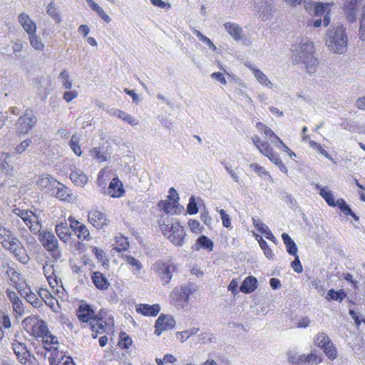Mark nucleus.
<instances>
[{"label": "nucleus", "mask_w": 365, "mask_h": 365, "mask_svg": "<svg viewBox=\"0 0 365 365\" xmlns=\"http://www.w3.org/2000/svg\"><path fill=\"white\" fill-rule=\"evenodd\" d=\"M336 206H338L340 209V210L345 214L346 215H348L349 214L351 213V210L349 207V206L346 203L344 199L340 198L338 199L336 202Z\"/></svg>", "instance_id": "obj_54"}, {"label": "nucleus", "mask_w": 365, "mask_h": 365, "mask_svg": "<svg viewBox=\"0 0 365 365\" xmlns=\"http://www.w3.org/2000/svg\"><path fill=\"white\" fill-rule=\"evenodd\" d=\"M256 127L257 130L263 133L264 136L267 138H274V139H278V136L275 135V133L269 128H268L264 123H257L256 125Z\"/></svg>", "instance_id": "obj_39"}, {"label": "nucleus", "mask_w": 365, "mask_h": 365, "mask_svg": "<svg viewBox=\"0 0 365 365\" xmlns=\"http://www.w3.org/2000/svg\"><path fill=\"white\" fill-rule=\"evenodd\" d=\"M174 201L170 200H160L158 202V207L163 210L165 213H175L176 212L177 205Z\"/></svg>", "instance_id": "obj_35"}, {"label": "nucleus", "mask_w": 365, "mask_h": 365, "mask_svg": "<svg viewBox=\"0 0 365 365\" xmlns=\"http://www.w3.org/2000/svg\"><path fill=\"white\" fill-rule=\"evenodd\" d=\"M122 258L125 259L128 264L134 267L137 271H140L143 267L141 262L130 255H122Z\"/></svg>", "instance_id": "obj_43"}, {"label": "nucleus", "mask_w": 365, "mask_h": 365, "mask_svg": "<svg viewBox=\"0 0 365 365\" xmlns=\"http://www.w3.org/2000/svg\"><path fill=\"white\" fill-rule=\"evenodd\" d=\"M70 179L76 186L80 187H83L88 182L87 175L79 168L72 170Z\"/></svg>", "instance_id": "obj_18"}, {"label": "nucleus", "mask_w": 365, "mask_h": 365, "mask_svg": "<svg viewBox=\"0 0 365 365\" xmlns=\"http://www.w3.org/2000/svg\"><path fill=\"white\" fill-rule=\"evenodd\" d=\"M0 169L6 175H12L14 172V168L10 165L6 160L0 161Z\"/></svg>", "instance_id": "obj_52"}, {"label": "nucleus", "mask_w": 365, "mask_h": 365, "mask_svg": "<svg viewBox=\"0 0 365 365\" xmlns=\"http://www.w3.org/2000/svg\"><path fill=\"white\" fill-rule=\"evenodd\" d=\"M29 39L31 46L36 50L43 51L44 44L42 43L41 38L36 35V33H33L29 35Z\"/></svg>", "instance_id": "obj_38"}, {"label": "nucleus", "mask_w": 365, "mask_h": 365, "mask_svg": "<svg viewBox=\"0 0 365 365\" xmlns=\"http://www.w3.org/2000/svg\"><path fill=\"white\" fill-rule=\"evenodd\" d=\"M108 194L112 197H120L124 194L122 182L118 178H114L108 187Z\"/></svg>", "instance_id": "obj_19"}, {"label": "nucleus", "mask_w": 365, "mask_h": 365, "mask_svg": "<svg viewBox=\"0 0 365 365\" xmlns=\"http://www.w3.org/2000/svg\"><path fill=\"white\" fill-rule=\"evenodd\" d=\"M292 53L294 63H303L309 73L316 71L318 61L314 56L315 48L313 42L307 38L302 39L299 44L294 46Z\"/></svg>", "instance_id": "obj_1"}, {"label": "nucleus", "mask_w": 365, "mask_h": 365, "mask_svg": "<svg viewBox=\"0 0 365 365\" xmlns=\"http://www.w3.org/2000/svg\"><path fill=\"white\" fill-rule=\"evenodd\" d=\"M31 143L32 140L30 138L24 140L15 147L13 155H22Z\"/></svg>", "instance_id": "obj_40"}, {"label": "nucleus", "mask_w": 365, "mask_h": 365, "mask_svg": "<svg viewBox=\"0 0 365 365\" xmlns=\"http://www.w3.org/2000/svg\"><path fill=\"white\" fill-rule=\"evenodd\" d=\"M131 338L125 332H121L120 335L118 345L123 349H128L131 345Z\"/></svg>", "instance_id": "obj_46"}, {"label": "nucleus", "mask_w": 365, "mask_h": 365, "mask_svg": "<svg viewBox=\"0 0 365 365\" xmlns=\"http://www.w3.org/2000/svg\"><path fill=\"white\" fill-rule=\"evenodd\" d=\"M153 269L160 277L163 284H168L172 279L173 273L175 270V266L170 261L158 260L153 264Z\"/></svg>", "instance_id": "obj_5"}, {"label": "nucleus", "mask_w": 365, "mask_h": 365, "mask_svg": "<svg viewBox=\"0 0 365 365\" xmlns=\"http://www.w3.org/2000/svg\"><path fill=\"white\" fill-rule=\"evenodd\" d=\"M160 230L164 235H167L170 232L171 224L168 217L166 219L161 218L159 222Z\"/></svg>", "instance_id": "obj_48"}, {"label": "nucleus", "mask_w": 365, "mask_h": 365, "mask_svg": "<svg viewBox=\"0 0 365 365\" xmlns=\"http://www.w3.org/2000/svg\"><path fill=\"white\" fill-rule=\"evenodd\" d=\"M282 238L284 245H286L287 252L291 255H296L298 249L295 242L292 240L289 235L287 233H283L282 235Z\"/></svg>", "instance_id": "obj_31"}, {"label": "nucleus", "mask_w": 365, "mask_h": 365, "mask_svg": "<svg viewBox=\"0 0 365 365\" xmlns=\"http://www.w3.org/2000/svg\"><path fill=\"white\" fill-rule=\"evenodd\" d=\"M15 337L16 339L11 342V348L19 362L26 364L31 357L30 351L25 343L19 341L16 339V335H15Z\"/></svg>", "instance_id": "obj_7"}, {"label": "nucleus", "mask_w": 365, "mask_h": 365, "mask_svg": "<svg viewBox=\"0 0 365 365\" xmlns=\"http://www.w3.org/2000/svg\"><path fill=\"white\" fill-rule=\"evenodd\" d=\"M287 359L292 364H299L302 363V355L297 356V354L294 352H289L288 354Z\"/></svg>", "instance_id": "obj_64"}, {"label": "nucleus", "mask_w": 365, "mask_h": 365, "mask_svg": "<svg viewBox=\"0 0 365 365\" xmlns=\"http://www.w3.org/2000/svg\"><path fill=\"white\" fill-rule=\"evenodd\" d=\"M56 232L58 237L64 242H67L71 238L70 227L67 222H61L56 225Z\"/></svg>", "instance_id": "obj_27"}, {"label": "nucleus", "mask_w": 365, "mask_h": 365, "mask_svg": "<svg viewBox=\"0 0 365 365\" xmlns=\"http://www.w3.org/2000/svg\"><path fill=\"white\" fill-rule=\"evenodd\" d=\"M259 150L263 155L266 157H268L274 153V150L270 146V144L267 141H264V144L261 145V148L259 149Z\"/></svg>", "instance_id": "obj_59"}, {"label": "nucleus", "mask_w": 365, "mask_h": 365, "mask_svg": "<svg viewBox=\"0 0 365 365\" xmlns=\"http://www.w3.org/2000/svg\"><path fill=\"white\" fill-rule=\"evenodd\" d=\"M52 194H54L61 200L70 201L72 200L71 190L58 181V184L53 187Z\"/></svg>", "instance_id": "obj_17"}, {"label": "nucleus", "mask_w": 365, "mask_h": 365, "mask_svg": "<svg viewBox=\"0 0 365 365\" xmlns=\"http://www.w3.org/2000/svg\"><path fill=\"white\" fill-rule=\"evenodd\" d=\"M329 8L328 4L316 3L312 7L307 8L310 14H313L316 16H322L324 15L323 19V24L327 26L330 23V18L328 16L327 9Z\"/></svg>", "instance_id": "obj_12"}, {"label": "nucleus", "mask_w": 365, "mask_h": 365, "mask_svg": "<svg viewBox=\"0 0 365 365\" xmlns=\"http://www.w3.org/2000/svg\"><path fill=\"white\" fill-rule=\"evenodd\" d=\"M19 22L28 35L36 33V25L26 13H21L18 17Z\"/></svg>", "instance_id": "obj_16"}, {"label": "nucleus", "mask_w": 365, "mask_h": 365, "mask_svg": "<svg viewBox=\"0 0 365 365\" xmlns=\"http://www.w3.org/2000/svg\"><path fill=\"white\" fill-rule=\"evenodd\" d=\"M316 188L319 190V195L324 198V200L329 206H336V201H335L334 196L328 187H322L319 185H316Z\"/></svg>", "instance_id": "obj_28"}, {"label": "nucleus", "mask_w": 365, "mask_h": 365, "mask_svg": "<svg viewBox=\"0 0 365 365\" xmlns=\"http://www.w3.org/2000/svg\"><path fill=\"white\" fill-rule=\"evenodd\" d=\"M26 300L32 304L34 307H38L41 304V301L37 297V296L32 293L31 292L29 294H26L25 295Z\"/></svg>", "instance_id": "obj_51"}, {"label": "nucleus", "mask_w": 365, "mask_h": 365, "mask_svg": "<svg viewBox=\"0 0 365 365\" xmlns=\"http://www.w3.org/2000/svg\"><path fill=\"white\" fill-rule=\"evenodd\" d=\"M309 145L313 149L316 150L318 153L323 155L325 158H328L329 160H333V158H331V156L327 153V150H325L322 147V145L319 143L314 142L313 140H310Z\"/></svg>", "instance_id": "obj_47"}, {"label": "nucleus", "mask_w": 365, "mask_h": 365, "mask_svg": "<svg viewBox=\"0 0 365 365\" xmlns=\"http://www.w3.org/2000/svg\"><path fill=\"white\" fill-rule=\"evenodd\" d=\"M14 212L15 215L21 217V219L25 222L26 225H29V223H31V220L32 217L36 218V215L31 211L16 208L14 210Z\"/></svg>", "instance_id": "obj_32"}, {"label": "nucleus", "mask_w": 365, "mask_h": 365, "mask_svg": "<svg viewBox=\"0 0 365 365\" xmlns=\"http://www.w3.org/2000/svg\"><path fill=\"white\" fill-rule=\"evenodd\" d=\"M88 219L91 224L97 229L103 228L108 224L106 215L101 211L93 209L88 212Z\"/></svg>", "instance_id": "obj_11"}, {"label": "nucleus", "mask_w": 365, "mask_h": 365, "mask_svg": "<svg viewBox=\"0 0 365 365\" xmlns=\"http://www.w3.org/2000/svg\"><path fill=\"white\" fill-rule=\"evenodd\" d=\"M187 211L190 215H195L198 212V207L194 196H191L187 206Z\"/></svg>", "instance_id": "obj_55"}, {"label": "nucleus", "mask_w": 365, "mask_h": 365, "mask_svg": "<svg viewBox=\"0 0 365 365\" xmlns=\"http://www.w3.org/2000/svg\"><path fill=\"white\" fill-rule=\"evenodd\" d=\"M250 68L252 70L253 75L261 85L267 86L269 88H272L273 83L268 79L267 76L262 71L251 66Z\"/></svg>", "instance_id": "obj_30"}, {"label": "nucleus", "mask_w": 365, "mask_h": 365, "mask_svg": "<svg viewBox=\"0 0 365 365\" xmlns=\"http://www.w3.org/2000/svg\"><path fill=\"white\" fill-rule=\"evenodd\" d=\"M59 78L61 79L62 85L66 89H71L72 88V81L69 79V74L66 70H63L59 75Z\"/></svg>", "instance_id": "obj_45"}, {"label": "nucleus", "mask_w": 365, "mask_h": 365, "mask_svg": "<svg viewBox=\"0 0 365 365\" xmlns=\"http://www.w3.org/2000/svg\"><path fill=\"white\" fill-rule=\"evenodd\" d=\"M69 145L75 154H76L78 156L81 155L82 153H81V147L79 145L78 137H77L75 135H72L70 143H69Z\"/></svg>", "instance_id": "obj_44"}, {"label": "nucleus", "mask_w": 365, "mask_h": 365, "mask_svg": "<svg viewBox=\"0 0 365 365\" xmlns=\"http://www.w3.org/2000/svg\"><path fill=\"white\" fill-rule=\"evenodd\" d=\"M113 115L122 119L123 120L127 122L128 124L131 125H136L138 124V120L136 118H133L130 115L128 114L127 113L121 110L115 109L113 111Z\"/></svg>", "instance_id": "obj_33"}, {"label": "nucleus", "mask_w": 365, "mask_h": 365, "mask_svg": "<svg viewBox=\"0 0 365 365\" xmlns=\"http://www.w3.org/2000/svg\"><path fill=\"white\" fill-rule=\"evenodd\" d=\"M327 46L334 53L343 54L347 51L348 36L343 26H331L327 33Z\"/></svg>", "instance_id": "obj_2"}, {"label": "nucleus", "mask_w": 365, "mask_h": 365, "mask_svg": "<svg viewBox=\"0 0 365 365\" xmlns=\"http://www.w3.org/2000/svg\"><path fill=\"white\" fill-rule=\"evenodd\" d=\"M199 331L198 328H192L190 330H185L180 332L177 333V336H180V340L181 342L185 341L186 339H187L190 336L196 334Z\"/></svg>", "instance_id": "obj_53"}, {"label": "nucleus", "mask_w": 365, "mask_h": 365, "mask_svg": "<svg viewBox=\"0 0 365 365\" xmlns=\"http://www.w3.org/2000/svg\"><path fill=\"white\" fill-rule=\"evenodd\" d=\"M200 247L203 249H207L211 251L213 248V242L207 237L205 235L200 236L197 240L195 250H197Z\"/></svg>", "instance_id": "obj_34"}, {"label": "nucleus", "mask_w": 365, "mask_h": 365, "mask_svg": "<svg viewBox=\"0 0 365 365\" xmlns=\"http://www.w3.org/2000/svg\"><path fill=\"white\" fill-rule=\"evenodd\" d=\"M252 222H253L255 227H256L257 229V230L262 234H264V232H266L267 230H269V227L267 225H265L259 219H255L253 217Z\"/></svg>", "instance_id": "obj_61"}, {"label": "nucleus", "mask_w": 365, "mask_h": 365, "mask_svg": "<svg viewBox=\"0 0 365 365\" xmlns=\"http://www.w3.org/2000/svg\"><path fill=\"white\" fill-rule=\"evenodd\" d=\"M359 36V38L361 41H365V5L364 6L361 11V18L360 19Z\"/></svg>", "instance_id": "obj_50"}, {"label": "nucleus", "mask_w": 365, "mask_h": 365, "mask_svg": "<svg viewBox=\"0 0 365 365\" xmlns=\"http://www.w3.org/2000/svg\"><path fill=\"white\" fill-rule=\"evenodd\" d=\"M185 236L184 229L178 222L171 224L170 232L168 235V238L173 245L182 246L184 242Z\"/></svg>", "instance_id": "obj_10"}, {"label": "nucleus", "mask_w": 365, "mask_h": 365, "mask_svg": "<svg viewBox=\"0 0 365 365\" xmlns=\"http://www.w3.org/2000/svg\"><path fill=\"white\" fill-rule=\"evenodd\" d=\"M250 168L252 169L255 172L257 173L259 176L261 178H268V180L270 182H273V179L272 176L269 175V173L263 168L262 166L259 165L257 163H251L250 165Z\"/></svg>", "instance_id": "obj_37"}, {"label": "nucleus", "mask_w": 365, "mask_h": 365, "mask_svg": "<svg viewBox=\"0 0 365 365\" xmlns=\"http://www.w3.org/2000/svg\"><path fill=\"white\" fill-rule=\"evenodd\" d=\"M91 279L93 283L98 289L106 290L110 286L107 278L100 272H94L91 275Z\"/></svg>", "instance_id": "obj_23"}, {"label": "nucleus", "mask_w": 365, "mask_h": 365, "mask_svg": "<svg viewBox=\"0 0 365 365\" xmlns=\"http://www.w3.org/2000/svg\"><path fill=\"white\" fill-rule=\"evenodd\" d=\"M56 184H58V181L50 175H42L36 180L37 186L41 190L48 187L53 190Z\"/></svg>", "instance_id": "obj_24"}, {"label": "nucleus", "mask_w": 365, "mask_h": 365, "mask_svg": "<svg viewBox=\"0 0 365 365\" xmlns=\"http://www.w3.org/2000/svg\"><path fill=\"white\" fill-rule=\"evenodd\" d=\"M224 27L236 41H241L243 38V29L240 25L232 22H226L224 24Z\"/></svg>", "instance_id": "obj_20"}, {"label": "nucleus", "mask_w": 365, "mask_h": 365, "mask_svg": "<svg viewBox=\"0 0 365 365\" xmlns=\"http://www.w3.org/2000/svg\"><path fill=\"white\" fill-rule=\"evenodd\" d=\"M6 274L11 279L13 282H16L19 279V274L15 270L14 268L9 267L6 271Z\"/></svg>", "instance_id": "obj_62"}, {"label": "nucleus", "mask_w": 365, "mask_h": 365, "mask_svg": "<svg viewBox=\"0 0 365 365\" xmlns=\"http://www.w3.org/2000/svg\"><path fill=\"white\" fill-rule=\"evenodd\" d=\"M217 211L219 212V214L221 217L223 226L227 228L230 227H231V220H230V216L222 209H221V210L217 209Z\"/></svg>", "instance_id": "obj_57"}, {"label": "nucleus", "mask_w": 365, "mask_h": 365, "mask_svg": "<svg viewBox=\"0 0 365 365\" xmlns=\"http://www.w3.org/2000/svg\"><path fill=\"white\" fill-rule=\"evenodd\" d=\"M46 12L56 23L61 21V15L56 8L53 1L48 4Z\"/></svg>", "instance_id": "obj_41"}, {"label": "nucleus", "mask_w": 365, "mask_h": 365, "mask_svg": "<svg viewBox=\"0 0 365 365\" xmlns=\"http://www.w3.org/2000/svg\"><path fill=\"white\" fill-rule=\"evenodd\" d=\"M359 0H345V14L349 21L356 20Z\"/></svg>", "instance_id": "obj_21"}, {"label": "nucleus", "mask_w": 365, "mask_h": 365, "mask_svg": "<svg viewBox=\"0 0 365 365\" xmlns=\"http://www.w3.org/2000/svg\"><path fill=\"white\" fill-rule=\"evenodd\" d=\"M175 325V321L173 316L168 314H160L155 322V334L160 336L164 331L172 329Z\"/></svg>", "instance_id": "obj_9"}, {"label": "nucleus", "mask_w": 365, "mask_h": 365, "mask_svg": "<svg viewBox=\"0 0 365 365\" xmlns=\"http://www.w3.org/2000/svg\"><path fill=\"white\" fill-rule=\"evenodd\" d=\"M314 342L317 346L323 349L324 352L329 359L333 360L337 357L336 349L325 333H319Z\"/></svg>", "instance_id": "obj_6"}, {"label": "nucleus", "mask_w": 365, "mask_h": 365, "mask_svg": "<svg viewBox=\"0 0 365 365\" xmlns=\"http://www.w3.org/2000/svg\"><path fill=\"white\" fill-rule=\"evenodd\" d=\"M12 307L16 315L23 316L24 314V307L21 299L13 303Z\"/></svg>", "instance_id": "obj_58"}, {"label": "nucleus", "mask_w": 365, "mask_h": 365, "mask_svg": "<svg viewBox=\"0 0 365 365\" xmlns=\"http://www.w3.org/2000/svg\"><path fill=\"white\" fill-rule=\"evenodd\" d=\"M7 250L12 252L15 257L22 264H26L29 260V257L26 254V250L24 248L19 240L13 244V245H11Z\"/></svg>", "instance_id": "obj_15"}, {"label": "nucleus", "mask_w": 365, "mask_h": 365, "mask_svg": "<svg viewBox=\"0 0 365 365\" xmlns=\"http://www.w3.org/2000/svg\"><path fill=\"white\" fill-rule=\"evenodd\" d=\"M76 312L78 319L82 322L90 323L96 316L91 307L86 304H81Z\"/></svg>", "instance_id": "obj_13"}, {"label": "nucleus", "mask_w": 365, "mask_h": 365, "mask_svg": "<svg viewBox=\"0 0 365 365\" xmlns=\"http://www.w3.org/2000/svg\"><path fill=\"white\" fill-rule=\"evenodd\" d=\"M136 311L144 316L155 317L158 315V314L160 312V305L158 304H155L153 305L141 304H139L138 307L136 308Z\"/></svg>", "instance_id": "obj_22"}, {"label": "nucleus", "mask_w": 365, "mask_h": 365, "mask_svg": "<svg viewBox=\"0 0 365 365\" xmlns=\"http://www.w3.org/2000/svg\"><path fill=\"white\" fill-rule=\"evenodd\" d=\"M260 247L263 250L264 254L268 259H272L273 257V253L271 248L268 246L267 242L263 239H260L259 241Z\"/></svg>", "instance_id": "obj_56"}, {"label": "nucleus", "mask_w": 365, "mask_h": 365, "mask_svg": "<svg viewBox=\"0 0 365 365\" xmlns=\"http://www.w3.org/2000/svg\"><path fill=\"white\" fill-rule=\"evenodd\" d=\"M18 240V238L11 231L0 226V243L6 250H8Z\"/></svg>", "instance_id": "obj_14"}, {"label": "nucleus", "mask_w": 365, "mask_h": 365, "mask_svg": "<svg viewBox=\"0 0 365 365\" xmlns=\"http://www.w3.org/2000/svg\"><path fill=\"white\" fill-rule=\"evenodd\" d=\"M48 328L46 323L42 320H38L37 322L33 325L32 332L33 334L36 337H41L42 339H45V335L46 333L48 334Z\"/></svg>", "instance_id": "obj_29"}, {"label": "nucleus", "mask_w": 365, "mask_h": 365, "mask_svg": "<svg viewBox=\"0 0 365 365\" xmlns=\"http://www.w3.org/2000/svg\"><path fill=\"white\" fill-rule=\"evenodd\" d=\"M258 11L263 21L267 20L271 14L274 11L272 3L271 1H261L258 3Z\"/></svg>", "instance_id": "obj_26"}, {"label": "nucleus", "mask_w": 365, "mask_h": 365, "mask_svg": "<svg viewBox=\"0 0 365 365\" xmlns=\"http://www.w3.org/2000/svg\"><path fill=\"white\" fill-rule=\"evenodd\" d=\"M345 297H346V294L344 293V291H342V290L335 291L334 289H331L328 292L326 299L327 300L332 299V300L341 302Z\"/></svg>", "instance_id": "obj_42"}, {"label": "nucleus", "mask_w": 365, "mask_h": 365, "mask_svg": "<svg viewBox=\"0 0 365 365\" xmlns=\"http://www.w3.org/2000/svg\"><path fill=\"white\" fill-rule=\"evenodd\" d=\"M37 117L31 108H26L20 115L15 123V130L17 134L26 135L36 125Z\"/></svg>", "instance_id": "obj_3"}, {"label": "nucleus", "mask_w": 365, "mask_h": 365, "mask_svg": "<svg viewBox=\"0 0 365 365\" xmlns=\"http://www.w3.org/2000/svg\"><path fill=\"white\" fill-rule=\"evenodd\" d=\"M76 232L77 233L78 238L82 240H88L90 235L88 229L83 224H81L78 226V230Z\"/></svg>", "instance_id": "obj_49"}, {"label": "nucleus", "mask_w": 365, "mask_h": 365, "mask_svg": "<svg viewBox=\"0 0 365 365\" xmlns=\"http://www.w3.org/2000/svg\"><path fill=\"white\" fill-rule=\"evenodd\" d=\"M39 241L43 247L51 253L53 258L58 259L61 257L58 241L52 232L45 231L40 232Z\"/></svg>", "instance_id": "obj_4"}, {"label": "nucleus", "mask_w": 365, "mask_h": 365, "mask_svg": "<svg viewBox=\"0 0 365 365\" xmlns=\"http://www.w3.org/2000/svg\"><path fill=\"white\" fill-rule=\"evenodd\" d=\"M257 287V280L255 277H246L240 287V292L248 294L254 292Z\"/></svg>", "instance_id": "obj_25"}, {"label": "nucleus", "mask_w": 365, "mask_h": 365, "mask_svg": "<svg viewBox=\"0 0 365 365\" xmlns=\"http://www.w3.org/2000/svg\"><path fill=\"white\" fill-rule=\"evenodd\" d=\"M91 155H92L95 159H96L98 162H104L106 160V158L103 154H102L99 149L97 148H94L90 150Z\"/></svg>", "instance_id": "obj_63"}, {"label": "nucleus", "mask_w": 365, "mask_h": 365, "mask_svg": "<svg viewBox=\"0 0 365 365\" xmlns=\"http://www.w3.org/2000/svg\"><path fill=\"white\" fill-rule=\"evenodd\" d=\"M27 226L29 227L30 231L34 234L38 232L41 227V224L38 222L37 217H32L31 220V223H29V225Z\"/></svg>", "instance_id": "obj_60"}, {"label": "nucleus", "mask_w": 365, "mask_h": 365, "mask_svg": "<svg viewBox=\"0 0 365 365\" xmlns=\"http://www.w3.org/2000/svg\"><path fill=\"white\" fill-rule=\"evenodd\" d=\"M302 363H307L308 365H317L322 361V356L315 353H311L308 355L302 354Z\"/></svg>", "instance_id": "obj_36"}, {"label": "nucleus", "mask_w": 365, "mask_h": 365, "mask_svg": "<svg viewBox=\"0 0 365 365\" xmlns=\"http://www.w3.org/2000/svg\"><path fill=\"white\" fill-rule=\"evenodd\" d=\"M105 312L103 310L100 311L92 321L89 323L91 329L93 331V338L96 339L98 334H102L106 331V327L109 324L103 319Z\"/></svg>", "instance_id": "obj_8"}]
</instances>
